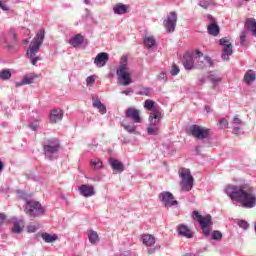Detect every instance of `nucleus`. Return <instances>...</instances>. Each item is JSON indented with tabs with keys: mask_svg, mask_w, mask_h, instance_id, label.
<instances>
[{
	"mask_svg": "<svg viewBox=\"0 0 256 256\" xmlns=\"http://www.w3.org/2000/svg\"><path fill=\"white\" fill-rule=\"evenodd\" d=\"M224 193L230 197L232 201H239L242 207L253 209L256 206L255 189L251 186H235L227 185Z\"/></svg>",
	"mask_w": 256,
	"mask_h": 256,
	"instance_id": "nucleus-1",
	"label": "nucleus"
},
{
	"mask_svg": "<svg viewBox=\"0 0 256 256\" xmlns=\"http://www.w3.org/2000/svg\"><path fill=\"white\" fill-rule=\"evenodd\" d=\"M43 41H45V30L41 29L33 38L26 51V55L28 59H30L31 65H37V62L42 60L41 56H37V53H39Z\"/></svg>",
	"mask_w": 256,
	"mask_h": 256,
	"instance_id": "nucleus-2",
	"label": "nucleus"
},
{
	"mask_svg": "<svg viewBox=\"0 0 256 256\" xmlns=\"http://www.w3.org/2000/svg\"><path fill=\"white\" fill-rule=\"evenodd\" d=\"M164 115L161 111L150 112L149 125L147 128L148 135H159L161 129V121Z\"/></svg>",
	"mask_w": 256,
	"mask_h": 256,
	"instance_id": "nucleus-3",
	"label": "nucleus"
},
{
	"mask_svg": "<svg viewBox=\"0 0 256 256\" xmlns=\"http://www.w3.org/2000/svg\"><path fill=\"white\" fill-rule=\"evenodd\" d=\"M178 175L181 179V182H180L181 190L184 191L185 193H188V191H191V189H193V185L195 181L193 178V175H191V170H189V168H181L178 171Z\"/></svg>",
	"mask_w": 256,
	"mask_h": 256,
	"instance_id": "nucleus-4",
	"label": "nucleus"
},
{
	"mask_svg": "<svg viewBox=\"0 0 256 256\" xmlns=\"http://www.w3.org/2000/svg\"><path fill=\"white\" fill-rule=\"evenodd\" d=\"M192 215L194 219L199 223L205 237L211 235V225H213L211 215L207 214L206 216H203L199 214V211H193Z\"/></svg>",
	"mask_w": 256,
	"mask_h": 256,
	"instance_id": "nucleus-5",
	"label": "nucleus"
},
{
	"mask_svg": "<svg viewBox=\"0 0 256 256\" xmlns=\"http://www.w3.org/2000/svg\"><path fill=\"white\" fill-rule=\"evenodd\" d=\"M24 211L29 217H41L45 213V208L35 200H27Z\"/></svg>",
	"mask_w": 256,
	"mask_h": 256,
	"instance_id": "nucleus-6",
	"label": "nucleus"
},
{
	"mask_svg": "<svg viewBox=\"0 0 256 256\" xmlns=\"http://www.w3.org/2000/svg\"><path fill=\"white\" fill-rule=\"evenodd\" d=\"M59 149H61V144L59 143V139L51 138L46 141L44 145V155L48 159H55L57 153H59Z\"/></svg>",
	"mask_w": 256,
	"mask_h": 256,
	"instance_id": "nucleus-7",
	"label": "nucleus"
},
{
	"mask_svg": "<svg viewBox=\"0 0 256 256\" xmlns=\"http://www.w3.org/2000/svg\"><path fill=\"white\" fill-rule=\"evenodd\" d=\"M189 133L192 137H194V139H199L200 141L209 139V137H211V129L199 126L197 124L190 126Z\"/></svg>",
	"mask_w": 256,
	"mask_h": 256,
	"instance_id": "nucleus-8",
	"label": "nucleus"
},
{
	"mask_svg": "<svg viewBox=\"0 0 256 256\" xmlns=\"http://www.w3.org/2000/svg\"><path fill=\"white\" fill-rule=\"evenodd\" d=\"M116 75L118 77L119 85L127 87V85H131L133 83V80H131V74L129 73V67L127 65H120L116 70Z\"/></svg>",
	"mask_w": 256,
	"mask_h": 256,
	"instance_id": "nucleus-9",
	"label": "nucleus"
},
{
	"mask_svg": "<svg viewBox=\"0 0 256 256\" xmlns=\"http://www.w3.org/2000/svg\"><path fill=\"white\" fill-rule=\"evenodd\" d=\"M197 57L201 59V57H203V52L197 50L195 54L187 53L184 55L183 65L186 71H191V69L195 67V61H197Z\"/></svg>",
	"mask_w": 256,
	"mask_h": 256,
	"instance_id": "nucleus-10",
	"label": "nucleus"
},
{
	"mask_svg": "<svg viewBox=\"0 0 256 256\" xmlns=\"http://www.w3.org/2000/svg\"><path fill=\"white\" fill-rule=\"evenodd\" d=\"M219 43L223 47L221 59H223V61H229V57L233 55V44L226 37L221 38Z\"/></svg>",
	"mask_w": 256,
	"mask_h": 256,
	"instance_id": "nucleus-11",
	"label": "nucleus"
},
{
	"mask_svg": "<svg viewBox=\"0 0 256 256\" xmlns=\"http://www.w3.org/2000/svg\"><path fill=\"white\" fill-rule=\"evenodd\" d=\"M159 201L164 207H175L179 205V202L175 200L173 194L169 191H164L159 194Z\"/></svg>",
	"mask_w": 256,
	"mask_h": 256,
	"instance_id": "nucleus-12",
	"label": "nucleus"
},
{
	"mask_svg": "<svg viewBox=\"0 0 256 256\" xmlns=\"http://www.w3.org/2000/svg\"><path fill=\"white\" fill-rule=\"evenodd\" d=\"M163 25L167 33H173L175 31V27H177V12H170L167 18L163 21Z\"/></svg>",
	"mask_w": 256,
	"mask_h": 256,
	"instance_id": "nucleus-13",
	"label": "nucleus"
},
{
	"mask_svg": "<svg viewBox=\"0 0 256 256\" xmlns=\"http://www.w3.org/2000/svg\"><path fill=\"white\" fill-rule=\"evenodd\" d=\"M9 35L11 37V43L7 42V39H4L5 47L8 51H15L17 45H19V40L17 39V34L15 33V29H9Z\"/></svg>",
	"mask_w": 256,
	"mask_h": 256,
	"instance_id": "nucleus-14",
	"label": "nucleus"
},
{
	"mask_svg": "<svg viewBox=\"0 0 256 256\" xmlns=\"http://www.w3.org/2000/svg\"><path fill=\"white\" fill-rule=\"evenodd\" d=\"M79 193L80 195H82V197H93L95 196V187H93V185H87V184H82L78 187Z\"/></svg>",
	"mask_w": 256,
	"mask_h": 256,
	"instance_id": "nucleus-15",
	"label": "nucleus"
},
{
	"mask_svg": "<svg viewBox=\"0 0 256 256\" xmlns=\"http://www.w3.org/2000/svg\"><path fill=\"white\" fill-rule=\"evenodd\" d=\"M126 119H132L135 123H141V115L139 110L130 107L125 111Z\"/></svg>",
	"mask_w": 256,
	"mask_h": 256,
	"instance_id": "nucleus-16",
	"label": "nucleus"
},
{
	"mask_svg": "<svg viewBox=\"0 0 256 256\" xmlns=\"http://www.w3.org/2000/svg\"><path fill=\"white\" fill-rule=\"evenodd\" d=\"M49 121L52 124L59 123L63 121V110L59 108H54L50 111Z\"/></svg>",
	"mask_w": 256,
	"mask_h": 256,
	"instance_id": "nucleus-17",
	"label": "nucleus"
},
{
	"mask_svg": "<svg viewBox=\"0 0 256 256\" xmlns=\"http://www.w3.org/2000/svg\"><path fill=\"white\" fill-rule=\"evenodd\" d=\"M108 163L115 173H123L125 171V165H123L118 159L109 158Z\"/></svg>",
	"mask_w": 256,
	"mask_h": 256,
	"instance_id": "nucleus-18",
	"label": "nucleus"
},
{
	"mask_svg": "<svg viewBox=\"0 0 256 256\" xmlns=\"http://www.w3.org/2000/svg\"><path fill=\"white\" fill-rule=\"evenodd\" d=\"M107 61H109V54L107 52H101L96 56L94 65H96V67H105Z\"/></svg>",
	"mask_w": 256,
	"mask_h": 256,
	"instance_id": "nucleus-19",
	"label": "nucleus"
},
{
	"mask_svg": "<svg viewBox=\"0 0 256 256\" xmlns=\"http://www.w3.org/2000/svg\"><path fill=\"white\" fill-rule=\"evenodd\" d=\"M177 233L181 237H186V239H193V232L185 224H180L177 226Z\"/></svg>",
	"mask_w": 256,
	"mask_h": 256,
	"instance_id": "nucleus-20",
	"label": "nucleus"
},
{
	"mask_svg": "<svg viewBox=\"0 0 256 256\" xmlns=\"http://www.w3.org/2000/svg\"><path fill=\"white\" fill-rule=\"evenodd\" d=\"M123 129L127 131L130 135H140L139 131H137V125L135 122L127 123V119L123 121L122 124Z\"/></svg>",
	"mask_w": 256,
	"mask_h": 256,
	"instance_id": "nucleus-21",
	"label": "nucleus"
},
{
	"mask_svg": "<svg viewBox=\"0 0 256 256\" xmlns=\"http://www.w3.org/2000/svg\"><path fill=\"white\" fill-rule=\"evenodd\" d=\"M93 101V107L94 109H98L99 113H101V115H105V113H107V106H105V104L101 103V100L99 99L98 96L94 97L92 99Z\"/></svg>",
	"mask_w": 256,
	"mask_h": 256,
	"instance_id": "nucleus-22",
	"label": "nucleus"
},
{
	"mask_svg": "<svg viewBox=\"0 0 256 256\" xmlns=\"http://www.w3.org/2000/svg\"><path fill=\"white\" fill-rule=\"evenodd\" d=\"M245 29L252 33L253 37H256V20L255 18L246 19Z\"/></svg>",
	"mask_w": 256,
	"mask_h": 256,
	"instance_id": "nucleus-23",
	"label": "nucleus"
},
{
	"mask_svg": "<svg viewBox=\"0 0 256 256\" xmlns=\"http://www.w3.org/2000/svg\"><path fill=\"white\" fill-rule=\"evenodd\" d=\"M141 239L143 245H146V247H153L155 245V237L151 234H144Z\"/></svg>",
	"mask_w": 256,
	"mask_h": 256,
	"instance_id": "nucleus-24",
	"label": "nucleus"
},
{
	"mask_svg": "<svg viewBox=\"0 0 256 256\" xmlns=\"http://www.w3.org/2000/svg\"><path fill=\"white\" fill-rule=\"evenodd\" d=\"M83 41H85L83 35L77 34L69 40V43L72 47H80V45H83Z\"/></svg>",
	"mask_w": 256,
	"mask_h": 256,
	"instance_id": "nucleus-25",
	"label": "nucleus"
},
{
	"mask_svg": "<svg viewBox=\"0 0 256 256\" xmlns=\"http://www.w3.org/2000/svg\"><path fill=\"white\" fill-rule=\"evenodd\" d=\"M115 15H125L127 13V5L123 3H118L113 7Z\"/></svg>",
	"mask_w": 256,
	"mask_h": 256,
	"instance_id": "nucleus-26",
	"label": "nucleus"
},
{
	"mask_svg": "<svg viewBox=\"0 0 256 256\" xmlns=\"http://www.w3.org/2000/svg\"><path fill=\"white\" fill-rule=\"evenodd\" d=\"M255 79H256V75H255V71L253 70H248L244 75V83H246V85H251V83H253Z\"/></svg>",
	"mask_w": 256,
	"mask_h": 256,
	"instance_id": "nucleus-27",
	"label": "nucleus"
},
{
	"mask_svg": "<svg viewBox=\"0 0 256 256\" xmlns=\"http://www.w3.org/2000/svg\"><path fill=\"white\" fill-rule=\"evenodd\" d=\"M88 239L91 245H97V243H99V234L95 230H89Z\"/></svg>",
	"mask_w": 256,
	"mask_h": 256,
	"instance_id": "nucleus-28",
	"label": "nucleus"
},
{
	"mask_svg": "<svg viewBox=\"0 0 256 256\" xmlns=\"http://www.w3.org/2000/svg\"><path fill=\"white\" fill-rule=\"evenodd\" d=\"M43 241H45V243H54V241H57V239H59V236H57V234H49L47 232L43 233L41 235Z\"/></svg>",
	"mask_w": 256,
	"mask_h": 256,
	"instance_id": "nucleus-29",
	"label": "nucleus"
},
{
	"mask_svg": "<svg viewBox=\"0 0 256 256\" xmlns=\"http://www.w3.org/2000/svg\"><path fill=\"white\" fill-rule=\"evenodd\" d=\"M90 165L92 169L95 171H99V169H103V162L99 158H92L90 160Z\"/></svg>",
	"mask_w": 256,
	"mask_h": 256,
	"instance_id": "nucleus-30",
	"label": "nucleus"
},
{
	"mask_svg": "<svg viewBox=\"0 0 256 256\" xmlns=\"http://www.w3.org/2000/svg\"><path fill=\"white\" fill-rule=\"evenodd\" d=\"M207 29L209 35H212V37H217V35H219L220 29L217 23H211L210 25H208Z\"/></svg>",
	"mask_w": 256,
	"mask_h": 256,
	"instance_id": "nucleus-31",
	"label": "nucleus"
},
{
	"mask_svg": "<svg viewBox=\"0 0 256 256\" xmlns=\"http://www.w3.org/2000/svg\"><path fill=\"white\" fill-rule=\"evenodd\" d=\"M155 43H157V41L155 40V37L153 36L144 37V45L145 47H147V49H152Z\"/></svg>",
	"mask_w": 256,
	"mask_h": 256,
	"instance_id": "nucleus-32",
	"label": "nucleus"
},
{
	"mask_svg": "<svg viewBox=\"0 0 256 256\" xmlns=\"http://www.w3.org/2000/svg\"><path fill=\"white\" fill-rule=\"evenodd\" d=\"M144 109H147V111H151V113H153V111H161L155 108V102L151 99H148L144 102Z\"/></svg>",
	"mask_w": 256,
	"mask_h": 256,
	"instance_id": "nucleus-33",
	"label": "nucleus"
},
{
	"mask_svg": "<svg viewBox=\"0 0 256 256\" xmlns=\"http://www.w3.org/2000/svg\"><path fill=\"white\" fill-rule=\"evenodd\" d=\"M23 231V221L22 220H16L14 222V226L12 228V233H22Z\"/></svg>",
	"mask_w": 256,
	"mask_h": 256,
	"instance_id": "nucleus-34",
	"label": "nucleus"
},
{
	"mask_svg": "<svg viewBox=\"0 0 256 256\" xmlns=\"http://www.w3.org/2000/svg\"><path fill=\"white\" fill-rule=\"evenodd\" d=\"M12 77L11 69H3L1 71V80L9 81Z\"/></svg>",
	"mask_w": 256,
	"mask_h": 256,
	"instance_id": "nucleus-35",
	"label": "nucleus"
},
{
	"mask_svg": "<svg viewBox=\"0 0 256 256\" xmlns=\"http://www.w3.org/2000/svg\"><path fill=\"white\" fill-rule=\"evenodd\" d=\"M211 239L214 241H221V239H223V234L219 230H214L211 233Z\"/></svg>",
	"mask_w": 256,
	"mask_h": 256,
	"instance_id": "nucleus-36",
	"label": "nucleus"
},
{
	"mask_svg": "<svg viewBox=\"0 0 256 256\" xmlns=\"http://www.w3.org/2000/svg\"><path fill=\"white\" fill-rule=\"evenodd\" d=\"M151 93H152V89H151V88H149V87H144V88H142V89L139 91L138 95H143V96H145V97H151Z\"/></svg>",
	"mask_w": 256,
	"mask_h": 256,
	"instance_id": "nucleus-37",
	"label": "nucleus"
},
{
	"mask_svg": "<svg viewBox=\"0 0 256 256\" xmlns=\"http://www.w3.org/2000/svg\"><path fill=\"white\" fill-rule=\"evenodd\" d=\"M157 81H160V83H167L169 81V78H167L166 72H161L159 75L156 76Z\"/></svg>",
	"mask_w": 256,
	"mask_h": 256,
	"instance_id": "nucleus-38",
	"label": "nucleus"
},
{
	"mask_svg": "<svg viewBox=\"0 0 256 256\" xmlns=\"http://www.w3.org/2000/svg\"><path fill=\"white\" fill-rule=\"evenodd\" d=\"M231 125L234 126H243L245 125V122H243V120H241V118H239V115L234 116Z\"/></svg>",
	"mask_w": 256,
	"mask_h": 256,
	"instance_id": "nucleus-39",
	"label": "nucleus"
},
{
	"mask_svg": "<svg viewBox=\"0 0 256 256\" xmlns=\"http://www.w3.org/2000/svg\"><path fill=\"white\" fill-rule=\"evenodd\" d=\"M198 5L202 7V9H209V7H211V0H200Z\"/></svg>",
	"mask_w": 256,
	"mask_h": 256,
	"instance_id": "nucleus-40",
	"label": "nucleus"
},
{
	"mask_svg": "<svg viewBox=\"0 0 256 256\" xmlns=\"http://www.w3.org/2000/svg\"><path fill=\"white\" fill-rule=\"evenodd\" d=\"M16 193H17L18 197L20 199H24V201H26V203H27V201H31V199H29V196L27 195V193H25L24 191L17 190Z\"/></svg>",
	"mask_w": 256,
	"mask_h": 256,
	"instance_id": "nucleus-41",
	"label": "nucleus"
},
{
	"mask_svg": "<svg viewBox=\"0 0 256 256\" xmlns=\"http://www.w3.org/2000/svg\"><path fill=\"white\" fill-rule=\"evenodd\" d=\"M23 80H24L25 85H31V83H33V81H35V76L26 75V76H24Z\"/></svg>",
	"mask_w": 256,
	"mask_h": 256,
	"instance_id": "nucleus-42",
	"label": "nucleus"
},
{
	"mask_svg": "<svg viewBox=\"0 0 256 256\" xmlns=\"http://www.w3.org/2000/svg\"><path fill=\"white\" fill-rule=\"evenodd\" d=\"M220 129H227L229 127V121L227 119L222 118L219 120Z\"/></svg>",
	"mask_w": 256,
	"mask_h": 256,
	"instance_id": "nucleus-43",
	"label": "nucleus"
},
{
	"mask_svg": "<svg viewBox=\"0 0 256 256\" xmlns=\"http://www.w3.org/2000/svg\"><path fill=\"white\" fill-rule=\"evenodd\" d=\"M1 9L2 11H5L8 15H13V10L9 7V5L5 3H1Z\"/></svg>",
	"mask_w": 256,
	"mask_h": 256,
	"instance_id": "nucleus-44",
	"label": "nucleus"
},
{
	"mask_svg": "<svg viewBox=\"0 0 256 256\" xmlns=\"http://www.w3.org/2000/svg\"><path fill=\"white\" fill-rule=\"evenodd\" d=\"M245 41H247V30H243L240 33V44L245 45Z\"/></svg>",
	"mask_w": 256,
	"mask_h": 256,
	"instance_id": "nucleus-45",
	"label": "nucleus"
},
{
	"mask_svg": "<svg viewBox=\"0 0 256 256\" xmlns=\"http://www.w3.org/2000/svg\"><path fill=\"white\" fill-rule=\"evenodd\" d=\"M179 71H180L179 66H177V64H173L170 74L172 75V77H175V76L179 75Z\"/></svg>",
	"mask_w": 256,
	"mask_h": 256,
	"instance_id": "nucleus-46",
	"label": "nucleus"
},
{
	"mask_svg": "<svg viewBox=\"0 0 256 256\" xmlns=\"http://www.w3.org/2000/svg\"><path fill=\"white\" fill-rule=\"evenodd\" d=\"M238 227H240L241 229H249V223H247V221L245 220H240L238 221Z\"/></svg>",
	"mask_w": 256,
	"mask_h": 256,
	"instance_id": "nucleus-47",
	"label": "nucleus"
},
{
	"mask_svg": "<svg viewBox=\"0 0 256 256\" xmlns=\"http://www.w3.org/2000/svg\"><path fill=\"white\" fill-rule=\"evenodd\" d=\"M97 147H99V144H97V143L89 144L88 145L89 153H95V151H97Z\"/></svg>",
	"mask_w": 256,
	"mask_h": 256,
	"instance_id": "nucleus-48",
	"label": "nucleus"
},
{
	"mask_svg": "<svg viewBox=\"0 0 256 256\" xmlns=\"http://www.w3.org/2000/svg\"><path fill=\"white\" fill-rule=\"evenodd\" d=\"M232 133L234 135H243V131L241 130V126H233Z\"/></svg>",
	"mask_w": 256,
	"mask_h": 256,
	"instance_id": "nucleus-49",
	"label": "nucleus"
},
{
	"mask_svg": "<svg viewBox=\"0 0 256 256\" xmlns=\"http://www.w3.org/2000/svg\"><path fill=\"white\" fill-rule=\"evenodd\" d=\"M29 127L32 131H37L39 129V122H32L29 124Z\"/></svg>",
	"mask_w": 256,
	"mask_h": 256,
	"instance_id": "nucleus-50",
	"label": "nucleus"
},
{
	"mask_svg": "<svg viewBox=\"0 0 256 256\" xmlns=\"http://www.w3.org/2000/svg\"><path fill=\"white\" fill-rule=\"evenodd\" d=\"M221 77H217V76H215V75H211L210 76V81L212 82V83H221Z\"/></svg>",
	"mask_w": 256,
	"mask_h": 256,
	"instance_id": "nucleus-51",
	"label": "nucleus"
},
{
	"mask_svg": "<svg viewBox=\"0 0 256 256\" xmlns=\"http://www.w3.org/2000/svg\"><path fill=\"white\" fill-rule=\"evenodd\" d=\"M86 83H87V85H93V83H95V76H93V75L88 76L86 79Z\"/></svg>",
	"mask_w": 256,
	"mask_h": 256,
	"instance_id": "nucleus-52",
	"label": "nucleus"
},
{
	"mask_svg": "<svg viewBox=\"0 0 256 256\" xmlns=\"http://www.w3.org/2000/svg\"><path fill=\"white\" fill-rule=\"evenodd\" d=\"M196 61H198V64H196V67L198 69H202V67H205V62H203V60H201V58L197 57Z\"/></svg>",
	"mask_w": 256,
	"mask_h": 256,
	"instance_id": "nucleus-53",
	"label": "nucleus"
},
{
	"mask_svg": "<svg viewBox=\"0 0 256 256\" xmlns=\"http://www.w3.org/2000/svg\"><path fill=\"white\" fill-rule=\"evenodd\" d=\"M28 233H35L37 231V226L35 225H30L27 227Z\"/></svg>",
	"mask_w": 256,
	"mask_h": 256,
	"instance_id": "nucleus-54",
	"label": "nucleus"
},
{
	"mask_svg": "<svg viewBox=\"0 0 256 256\" xmlns=\"http://www.w3.org/2000/svg\"><path fill=\"white\" fill-rule=\"evenodd\" d=\"M204 61H206V63H209V65L212 67V65H213V60L211 59V57L205 56V57H204Z\"/></svg>",
	"mask_w": 256,
	"mask_h": 256,
	"instance_id": "nucleus-55",
	"label": "nucleus"
},
{
	"mask_svg": "<svg viewBox=\"0 0 256 256\" xmlns=\"http://www.w3.org/2000/svg\"><path fill=\"white\" fill-rule=\"evenodd\" d=\"M120 65H127V56H122Z\"/></svg>",
	"mask_w": 256,
	"mask_h": 256,
	"instance_id": "nucleus-56",
	"label": "nucleus"
},
{
	"mask_svg": "<svg viewBox=\"0 0 256 256\" xmlns=\"http://www.w3.org/2000/svg\"><path fill=\"white\" fill-rule=\"evenodd\" d=\"M23 85H26L23 79L20 82H15L16 87H23Z\"/></svg>",
	"mask_w": 256,
	"mask_h": 256,
	"instance_id": "nucleus-57",
	"label": "nucleus"
},
{
	"mask_svg": "<svg viewBox=\"0 0 256 256\" xmlns=\"http://www.w3.org/2000/svg\"><path fill=\"white\" fill-rule=\"evenodd\" d=\"M130 93H133V90H132V89H130V90H123V91H122V94H123V95H129Z\"/></svg>",
	"mask_w": 256,
	"mask_h": 256,
	"instance_id": "nucleus-58",
	"label": "nucleus"
},
{
	"mask_svg": "<svg viewBox=\"0 0 256 256\" xmlns=\"http://www.w3.org/2000/svg\"><path fill=\"white\" fill-rule=\"evenodd\" d=\"M5 219H7V216H5V214H1V221H5Z\"/></svg>",
	"mask_w": 256,
	"mask_h": 256,
	"instance_id": "nucleus-59",
	"label": "nucleus"
},
{
	"mask_svg": "<svg viewBox=\"0 0 256 256\" xmlns=\"http://www.w3.org/2000/svg\"><path fill=\"white\" fill-rule=\"evenodd\" d=\"M148 253L151 255V254H153V253H155V249H149L148 250Z\"/></svg>",
	"mask_w": 256,
	"mask_h": 256,
	"instance_id": "nucleus-60",
	"label": "nucleus"
},
{
	"mask_svg": "<svg viewBox=\"0 0 256 256\" xmlns=\"http://www.w3.org/2000/svg\"><path fill=\"white\" fill-rule=\"evenodd\" d=\"M84 3H85L86 5H91V0H84Z\"/></svg>",
	"mask_w": 256,
	"mask_h": 256,
	"instance_id": "nucleus-61",
	"label": "nucleus"
},
{
	"mask_svg": "<svg viewBox=\"0 0 256 256\" xmlns=\"http://www.w3.org/2000/svg\"><path fill=\"white\" fill-rule=\"evenodd\" d=\"M205 110L207 111V113H209V111L211 110V108L209 106H205Z\"/></svg>",
	"mask_w": 256,
	"mask_h": 256,
	"instance_id": "nucleus-62",
	"label": "nucleus"
},
{
	"mask_svg": "<svg viewBox=\"0 0 256 256\" xmlns=\"http://www.w3.org/2000/svg\"><path fill=\"white\" fill-rule=\"evenodd\" d=\"M204 83H205V79L204 78L200 79V85H203Z\"/></svg>",
	"mask_w": 256,
	"mask_h": 256,
	"instance_id": "nucleus-63",
	"label": "nucleus"
},
{
	"mask_svg": "<svg viewBox=\"0 0 256 256\" xmlns=\"http://www.w3.org/2000/svg\"><path fill=\"white\" fill-rule=\"evenodd\" d=\"M24 43H29V39L28 38L24 39Z\"/></svg>",
	"mask_w": 256,
	"mask_h": 256,
	"instance_id": "nucleus-64",
	"label": "nucleus"
}]
</instances>
